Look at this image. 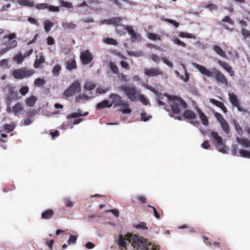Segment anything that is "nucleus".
Masks as SVG:
<instances>
[{
	"label": "nucleus",
	"instance_id": "1",
	"mask_svg": "<svg viewBox=\"0 0 250 250\" xmlns=\"http://www.w3.org/2000/svg\"><path fill=\"white\" fill-rule=\"evenodd\" d=\"M194 66L203 75L208 77H214L218 83L224 84L226 86L228 85L227 78L216 68H212L211 70H209L204 66L197 63L194 64Z\"/></svg>",
	"mask_w": 250,
	"mask_h": 250
},
{
	"label": "nucleus",
	"instance_id": "2",
	"mask_svg": "<svg viewBox=\"0 0 250 250\" xmlns=\"http://www.w3.org/2000/svg\"><path fill=\"white\" fill-rule=\"evenodd\" d=\"M169 104L171 112L170 113L171 116L174 115H178L176 119L179 120H182V116L179 115L181 111L185 109L188 107L187 103L180 97L177 96H168Z\"/></svg>",
	"mask_w": 250,
	"mask_h": 250
},
{
	"label": "nucleus",
	"instance_id": "3",
	"mask_svg": "<svg viewBox=\"0 0 250 250\" xmlns=\"http://www.w3.org/2000/svg\"><path fill=\"white\" fill-rule=\"evenodd\" d=\"M111 100L110 104L111 106L113 105L114 107H122L123 108L121 111L124 114H129L131 113V110L129 108V104L127 102L122 99L121 96L117 94L112 93L109 96Z\"/></svg>",
	"mask_w": 250,
	"mask_h": 250
},
{
	"label": "nucleus",
	"instance_id": "4",
	"mask_svg": "<svg viewBox=\"0 0 250 250\" xmlns=\"http://www.w3.org/2000/svg\"><path fill=\"white\" fill-rule=\"evenodd\" d=\"M120 90L123 91L126 97L131 101H135L140 93L135 86H121Z\"/></svg>",
	"mask_w": 250,
	"mask_h": 250
},
{
	"label": "nucleus",
	"instance_id": "5",
	"mask_svg": "<svg viewBox=\"0 0 250 250\" xmlns=\"http://www.w3.org/2000/svg\"><path fill=\"white\" fill-rule=\"evenodd\" d=\"M210 135L212 138V142L216 147L218 148L219 151L223 153H226L227 152L226 147L222 138L218 135L217 132L214 131L211 132Z\"/></svg>",
	"mask_w": 250,
	"mask_h": 250
},
{
	"label": "nucleus",
	"instance_id": "6",
	"mask_svg": "<svg viewBox=\"0 0 250 250\" xmlns=\"http://www.w3.org/2000/svg\"><path fill=\"white\" fill-rule=\"evenodd\" d=\"M35 73V71L33 69L27 70L25 68L22 67L13 70L12 75L16 79H23L30 77Z\"/></svg>",
	"mask_w": 250,
	"mask_h": 250
},
{
	"label": "nucleus",
	"instance_id": "7",
	"mask_svg": "<svg viewBox=\"0 0 250 250\" xmlns=\"http://www.w3.org/2000/svg\"><path fill=\"white\" fill-rule=\"evenodd\" d=\"M5 91L7 92V104L10 105L12 100H18L20 97L18 96V93L15 90V87L12 84H7L5 88Z\"/></svg>",
	"mask_w": 250,
	"mask_h": 250
},
{
	"label": "nucleus",
	"instance_id": "8",
	"mask_svg": "<svg viewBox=\"0 0 250 250\" xmlns=\"http://www.w3.org/2000/svg\"><path fill=\"white\" fill-rule=\"evenodd\" d=\"M17 36L15 33L10 34L3 37V44L9 49H13L17 46V42L16 40Z\"/></svg>",
	"mask_w": 250,
	"mask_h": 250
},
{
	"label": "nucleus",
	"instance_id": "9",
	"mask_svg": "<svg viewBox=\"0 0 250 250\" xmlns=\"http://www.w3.org/2000/svg\"><path fill=\"white\" fill-rule=\"evenodd\" d=\"M81 90V85L78 81H76L67 88L63 92V97L68 98L73 96L76 92H79Z\"/></svg>",
	"mask_w": 250,
	"mask_h": 250
},
{
	"label": "nucleus",
	"instance_id": "10",
	"mask_svg": "<svg viewBox=\"0 0 250 250\" xmlns=\"http://www.w3.org/2000/svg\"><path fill=\"white\" fill-rule=\"evenodd\" d=\"M229 100L233 106L237 107L238 111L247 112V110L244 109L240 105L239 100L237 96L233 93L229 94Z\"/></svg>",
	"mask_w": 250,
	"mask_h": 250
},
{
	"label": "nucleus",
	"instance_id": "11",
	"mask_svg": "<svg viewBox=\"0 0 250 250\" xmlns=\"http://www.w3.org/2000/svg\"><path fill=\"white\" fill-rule=\"evenodd\" d=\"M144 73L146 76L150 77L163 76L164 75V72L158 67L145 68L144 69Z\"/></svg>",
	"mask_w": 250,
	"mask_h": 250
},
{
	"label": "nucleus",
	"instance_id": "12",
	"mask_svg": "<svg viewBox=\"0 0 250 250\" xmlns=\"http://www.w3.org/2000/svg\"><path fill=\"white\" fill-rule=\"evenodd\" d=\"M80 59L83 65H87L93 60V56L89 50H85L81 53Z\"/></svg>",
	"mask_w": 250,
	"mask_h": 250
},
{
	"label": "nucleus",
	"instance_id": "13",
	"mask_svg": "<svg viewBox=\"0 0 250 250\" xmlns=\"http://www.w3.org/2000/svg\"><path fill=\"white\" fill-rule=\"evenodd\" d=\"M131 237L132 234H126L124 237L121 235H120L118 240V244L119 246L121 248H126V243L125 241H128L131 242Z\"/></svg>",
	"mask_w": 250,
	"mask_h": 250
},
{
	"label": "nucleus",
	"instance_id": "14",
	"mask_svg": "<svg viewBox=\"0 0 250 250\" xmlns=\"http://www.w3.org/2000/svg\"><path fill=\"white\" fill-rule=\"evenodd\" d=\"M218 63L229 74L230 76H233L234 75V71L228 63L221 60H218Z\"/></svg>",
	"mask_w": 250,
	"mask_h": 250
},
{
	"label": "nucleus",
	"instance_id": "15",
	"mask_svg": "<svg viewBox=\"0 0 250 250\" xmlns=\"http://www.w3.org/2000/svg\"><path fill=\"white\" fill-rule=\"evenodd\" d=\"M122 18L114 17L109 19L104 20V22L107 24H112L117 27L122 22Z\"/></svg>",
	"mask_w": 250,
	"mask_h": 250
},
{
	"label": "nucleus",
	"instance_id": "16",
	"mask_svg": "<svg viewBox=\"0 0 250 250\" xmlns=\"http://www.w3.org/2000/svg\"><path fill=\"white\" fill-rule=\"evenodd\" d=\"M196 111L199 115V116L202 121V124L205 126H208V120L205 114L199 108L196 109Z\"/></svg>",
	"mask_w": 250,
	"mask_h": 250
},
{
	"label": "nucleus",
	"instance_id": "17",
	"mask_svg": "<svg viewBox=\"0 0 250 250\" xmlns=\"http://www.w3.org/2000/svg\"><path fill=\"white\" fill-rule=\"evenodd\" d=\"M142 237L139 236L137 235H132L131 237V242L134 248H137L139 245L141 243L143 240Z\"/></svg>",
	"mask_w": 250,
	"mask_h": 250
},
{
	"label": "nucleus",
	"instance_id": "18",
	"mask_svg": "<svg viewBox=\"0 0 250 250\" xmlns=\"http://www.w3.org/2000/svg\"><path fill=\"white\" fill-rule=\"evenodd\" d=\"M24 107L22 104L21 103H18L12 107V112L15 115L18 116V114L21 113Z\"/></svg>",
	"mask_w": 250,
	"mask_h": 250
},
{
	"label": "nucleus",
	"instance_id": "19",
	"mask_svg": "<svg viewBox=\"0 0 250 250\" xmlns=\"http://www.w3.org/2000/svg\"><path fill=\"white\" fill-rule=\"evenodd\" d=\"M237 140L243 147L249 148L250 147V141L248 139L237 137Z\"/></svg>",
	"mask_w": 250,
	"mask_h": 250
},
{
	"label": "nucleus",
	"instance_id": "20",
	"mask_svg": "<svg viewBox=\"0 0 250 250\" xmlns=\"http://www.w3.org/2000/svg\"><path fill=\"white\" fill-rule=\"evenodd\" d=\"M183 115L185 119L191 120L195 119L196 116V114L193 111L189 109L186 110L184 112Z\"/></svg>",
	"mask_w": 250,
	"mask_h": 250
},
{
	"label": "nucleus",
	"instance_id": "21",
	"mask_svg": "<svg viewBox=\"0 0 250 250\" xmlns=\"http://www.w3.org/2000/svg\"><path fill=\"white\" fill-rule=\"evenodd\" d=\"M76 67V62L74 59H70L66 62V68L67 70L71 71Z\"/></svg>",
	"mask_w": 250,
	"mask_h": 250
},
{
	"label": "nucleus",
	"instance_id": "22",
	"mask_svg": "<svg viewBox=\"0 0 250 250\" xmlns=\"http://www.w3.org/2000/svg\"><path fill=\"white\" fill-rule=\"evenodd\" d=\"M111 107V104H110L109 101L108 100H105L101 103L98 104L96 105V108L97 109L101 110L104 109L105 107Z\"/></svg>",
	"mask_w": 250,
	"mask_h": 250
},
{
	"label": "nucleus",
	"instance_id": "23",
	"mask_svg": "<svg viewBox=\"0 0 250 250\" xmlns=\"http://www.w3.org/2000/svg\"><path fill=\"white\" fill-rule=\"evenodd\" d=\"M182 66L183 67V70L185 72V75H180L178 71L176 72V73L179 75L180 78L183 80L185 82H187L189 80V74L187 71L186 66L184 64H182Z\"/></svg>",
	"mask_w": 250,
	"mask_h": 250
},
{
	"label": "nucleus",
	"instance_id": "24",
	"mask_svg": "<svg viewBox=\"0 0 250 250\" xmlns=\"http://www.w3.org/2000/svg\"><path fill=\"white\" fill-rule=\"evenodd\" d=\"M213 50L220 56L224 58H227L226 52L219 46L214 45Z\"/></svg>",
	"mask_w": 250,
	"mask_h": 250
},
{
	"label": "nucleus",
	"instance_id": "25",
	"mask_svg": "<svg viewBox=\"0 0 250 250\" xmlns=\"http://www.w3.org/2000/svg\"><path fill=\"white\" fill-rule=\"evenodd\" d=\"M45 62V58L43 55H41L39 59L37 58L34 63V67L35 68L42 67L41 64L44 63Z\"/></svg>",
	"mask_w": 250,
	"mask_h": 250
},
{
	"label": "nucleus",
	"instance_id": "26",
	"mask_svg": "<svg viewBox=\"0 0 250 250\" xmlns=\"http://www.w3.org/2000/svg\"><path fill=\"white\" fill-rule=\"evenodd\" d=\"M53 214V210L51 209H48L42 213V218L44 219H48L52 217Z\"/></svg>",
	"mask_w": 250,
	"mask_h": 250
},
{
	"label": "nucleus",
	"instance_id": "27",
	"mask_svg": "<svg viewBox=\"0 0 250 250\" xmlns=\"http://www.w3.org/2000/svg\"><path fill=\"white\" fill-rule=\"evenodd\" d=\"M18 3L22 6L32 7L34 6V2L30 0H18Z\"/></svg>",
	"mask_w": 250,
	"mask_h": 250
},
{
	"label": "nucleus",
	"instance_id": "28",
	"mask_svg": "<svg viewBox=\"0 0 250 250\" xmlns=\"http://www.w3.org/2000/svg\"><path fill=\"white\" fill-rule=\"evenodd\" d=\"M37 99L34 96H31L29 98H27L25 103L27 105L29 106H33L37 101Z\"/></svg>",
	"mask_w": 250,
	"mask_h": 250
},
{
	"label": "nucleus",
	"instance_id": "29",
	"mask_svg": "<svg viewBox=\"0 0 250 250\" xmlns=\"http://www.w3.org/2000/svg\"><path fill=\"white\" fill-rule=\"evenodd\" d=\"M109 67L111 71L114 74H118L119 73V68L115 62H110L109 64Z\"/></svg>",
	"mask_w": 250,
	"mask_h": 250
},
{
	"label": "nucleus",
	"instance_id": "30",
	"mask_svg": "<svg viewBox=\"0 0 250 250\" xmlns=\"http://www.w3.org/2000/svg\"><path fill=\"white\" fill-rule=\"evenodd\" d=\"M179 36L182 38L193 39H195L196 37L192 34L187 32H181L179 34Z\"/></svg>",
	"mask_w": 250,
	"mask_h": 250
},
{
	"label": "nucleus",
	"instance_id": "31",
	"mask_svg": "<svg viewBox=\"0 0 250 250\" xmlns=\"http://www.w3.org/2000/svg\"><path fill=\"white\" fill-rule=\"evenodd\" d=\"M53 26V23L48 20L44 21V28L45 32H48L51 27Z\"/></svg>",
	"mask_w": 250,
	"mask_h": 250
},
{
	"label": "nucleus",
	"instance_id": "32",
	"mask_svg": "<svg viewBox=\"0 0 250 250\" xmlns=\"http://www.w3.org/2000/svg\"><path fill=\"white\" fill-rule=\"evenodd\" d=\"M60 6L65 7L67 8H73V4L72 3L64 1L63 0H60L59 1Z\"/></svg>",
	"mask_w": 250,
	"mask_h": 250
},
{
	"label": "nucleus",
	"instance_id": "33",
	"mask_svg": "<svg viewBox=\"0 0 250 250\" xmlns=\"http://www.w3.org/2000/svg\"><path fill=\"white\" fill-rule=\"evenodd\" d=\"M24 59V57L22 54L20 53L15 55L13 58L14 61H16L18 64L21 63Z\"/></svg>",
	"mask_w": 250,
	"mask_h": 250
},
{
	"label": "nucleus",
	"instance_id": "34",
	"mask_svg": "<svg viewBox=\"0 0 250 250\" xmlns=\"http://www.w3.org/2000/svg\"><path fill=\"white\" fill-rule=\"evenodd\" d=\"M90 97L84 94H80L75 98L76 102H79L81 100H88Z\"/></svg>",
	"mask_w": 250,
	"mask_h": 250
},
{
	"label": "nucleus",
	"instance_id": "35",
	"mask_svg": "<svg viewBox=\"0 0 250 250\" xmlns=\"http://www.w3.org/2000/svg\"><path fill=\"white\" fill-rule=\"evenodd\" d=\"M62 27L64 29H73L76 28V25L72 22H63L62 24Z\"/></svg>",
	"mask_w": 250,
	"mask_h": 250
},
{
	"label": "nucleus",
	"instance_id": "36",
	"mask_svg": "<svg viewBox=\"0 0 250 250\" xmlns=\"http://www.w3.org/2000/svg\"><path fill=\"white\" fill-rule=\"evenodd\" d=\"M240 156L242 157L250 158V151L240 149L239 151Z\"/></svg>",
	"mask_w": 250,
	"mask_h": 250
},
{
	"label": "nucleus",
	"instance_id": "37",
	"mask_svg": "<svg viewBox=\"0 0 250 250\" xmlns=\"http://www.w3.org/2000/svg\"><path fill=\"white\" fill-rule=\"evenodd\" d=\"M223 130L226 133H228L229 131V127L227 122L225 120L220 123Z\"/></svg>",
	"mask_w": 250,
	"mask_h": 250
},
{
	"label": "nucleus",
	"instance_id": "38",
	"mask_svg": "<svg viewBox=\"0 0 250 250\" xmlns=\"http://www.w3.org/2000/svg\"><path fill=\"white\" fill-rule=\"evenodd\" d=\"M104 42L107 44L117 45L118 43L117 41L113 38H106L104 40Z\"/></svg>",
	"mask_w": 250,
	"mask_h": 250
},
{
	"label": "nucleus",
	"instance_id": "39",
	"mask_svg": "<svg viewBox=\"0 0 250 250\" xmlns=\"http://www.w3.org/2000/svg\"><path fill=\"white\" fill-rule=\"evenodd\" d=\"M46 83V81L43 79L41 78H37L34 81V84L36 86L38 87H41L43 86Z\"/></svg>",
	"mask_w": 250,
	"mask_h": 250
},
{
	"label": "nucleus",
	"instance_id": "40",
	"mask_svg": "<svg viewBox=\"0 0 250 250\" xmlns=\"http://www.w3.org/2000/svg\"><path fill=\"white\" fill-rule=\"evenodd\" d=\"M95 87V84L91 82H87L84 84V88L85 90L89 91L93 89Z\"/></svg>",
	"mask_w": 250,
	"mask_h": 250
},
{
	"label": "nucleus",
	"instance_id": "41",
	"mask_svg": "<svg viewBox=\"0 0 250 250\" xmlns=\"http://www.w3.org/2000/svg\"><path fill=\"white\" fill-rule=\"evenodd\" d=\"M15 128V125L13 124H5L3 126L4 130L7 133L12 131Z\"/></svg>",
	"mask_w": 250,
	"mask_h": 250
},
{
	"label": "nucleus",
	"instance_id": "42",
	"mask_svg": "<svg viewBox=\"0 0 250 250\" xmlns=\"http://www.w3.org/2000/svg\"><path fill=\"white\" fill-rule=\"evenodd\" d=\"M150 59L154 62H156L157 63H159L162 58H160V56L157 55L156 54H152L151 55H150Z\"/></svg>",
	"mask_w": 250,
	"mask_h": 250
},
{
	"label": "nucleus",
	"instance_id": "43",
	"mask_svg": "<svg viewBox=\"0 0 250 250\" xmlns=\"http://www.w3.org/2000/svg\"><path fill=\"white\" fill-rule=\"evenodd\" d=\"M147 36L149 39L153 40V41H156V40L160 41L161 40V38L159 35L156 34L154 33H148Z\"/></svg>",
	"mask_w": 250,
	"mask_h": 250
},
{
	"label": "nucleus",
	"instance_id": "44",
	"mask_svg": "<svg viewBox=\"0 0 250 250\" xmlns=\"http://www.w3.org/2000/svg\"><path fill=\"white\" fill-rule=\"evenodd\" d=\"M15 188L14 185L12 184L9 183L7 184L2 189L3 191L5 192H7L10 191H12Z\"/></svg>",
	"mask_w": 250,
	"mask_h": 250
},
{
	"label": "nucleus",
	"instance_id": "45",
	"mask_svg": "<svg viewBox=\"0 0 250 250\" xmlns=\"http://www.w3.org/2000/svg\"><path fill=\"white\" fill-rule=\"evenodd\" d=\"M134 227L137 229H147L146 224L145 222H141L137 225H134Z\"/></svg>",
	"mask_w": 250,
	"mask_h": 250
},
{
	"label": "nucleus",
	"instance_id": "46",
	"mask_svg": "<svg viewBox=\"0 0 250 250\" xmlns=\"http://www.w3.org/2000/svg\"><path fill=\"white\" fill-rule=\"evenodd\" d=\"M61 69V67L60 65H55L52 70V73L53 75L55 76H57L59 75L60 73V71Z\"/></svg>",
	"mask_w": 250,
	"mask_h": 250
},
{
	"label": "nucleus",
	"instance_id": "47",
	"mask_svg": "<svg viewBox=\"0 0 250 250\" xmlns=\"http://www.w3.org/2000/svg\"><path fill=\"white\" fill-rule=\"evenodd\" d=\"M147 241L145 239H144L141 243L137 247L138 249H140L142 250H145L147 247Z\"/></svg>",
	"mask_w": 250,
	"mask_h": 250
},
{
	"label": "nucleus",
	"instance_id": "48",
	"mask_svg": "<svg viewBox=\"0 0 250 250\" xmlns=\"http://www.w3.org/2000/svg\"><path fill=\"white\" fill-rule=\"evenodd\" d=\"M205 7L209 9L210 11L216 10L218 9V6L216 4L213 3L206 4L205 5Z\"/></svg>",
	"mask_w": 250,
	"mask_h": 250
},
{
	"label": "nucleus",
	"instance_id": "49",
	"mask_svg": "<svg viewBox=\"0 0 250 250\" xmlns=\"http://www.w3.org/2000/svg\"><path fill=\"white\" fill-rule=\"evenodd\" d=\"M241 34L243 36L245 39L250 37V31L245 28H242L241 29Z\"/></svg>",
	"mask_w": 250,
	"mask_h": 250
},
{
	"label": "nucleus",
	"instance_id": "50",
	"mask_svg": "<svg viewBox=\"0 0 250 250\" xmlns=\"http://www.w3.org/2000/svg\"><path fill=\"white\" fill-rule=\"evenodd\" d=\"M139 100L142 103V104L144 105H147L148 103V101L147 99L143 95H139L138 96Z\"/></svg>",
	"mask_w": 250,
	"mask_h": 250
},
{
	"label": "nucleus",
	"instance_id": "51",
	"mask_svg": "<svg viewBox=\"0 0 250 250\" xmlns=\"http://www.w3.org/2000/svg\"><path fill=\"white\" fill-rule=\"evenodd\" d=\"M35 8L38 10H42L48 8V4L46 3H42L36 4Z\"/></svg>",
	"mask_w": 250,
	"mask_h": 250
},
{
	"label": "nucleus",
	"instance_id": "52",
	"mask_svg": "<svg viewBox=\"0 0 250 250\" xmlns=\"http://www.w3.org/2000/svg\"><path fill=\"white\" fill-rule=\"evenodd\" d=\"M173 42H174V43L178 45H180V46H181L182 47H186V44L185 43H184V42H182L181 41H180L178 38H174L173 40Z\"/></svg>",
	"mask_w": 250,
	"mask_h": 250
},
{
	"label": "nucleus",
	"instance_id": "53",
	"mask_svg": "<svg viewBox=\"0 0 250 250\" xmlns=\"http://www.w3.org/2000/svg\"><path fill=\"white\" fill-rule=\"evenodd\" d=\"M87 114H88V112H86L84 114H80V113H79L78 112H75V113H72L70 115H68V118H77V117H80V116H86Z\"/></svg>",
	"mask_w": 250,
	"mask_h": 250
},
{
	"label": "nucleus",
	"instance_id": "54",
	"mask_svg": "<svg viewBox=\"0 0 250 250\" xmlns=\"http://www.w3.org/2000/svg\"><path fill=\"white\" fill-rule=\"evenodd\" d=\"M77 237L75 235H71L69 238L68 240V244H75L77 241Z\"/></svg>",
	"mask_w": 250,
	"mask_h": 250
},
{
	"label": "nucleus",
	"instance_id": "55",
	"mask_svg": "<svg viewBox=\"0 0 250 250\" xmlns=\"http://www.w3.org/2000/svg\"><path fill=\"white\" fill-rule=\"evenodd\" d=\"M29 91V88L27 86H23L20 88L19 92L22 95H25Z\"/></svg>",
	"mask_w": 250,
	"mask_h": 250
},
{
	"label": "nucleus",
	"instance_id": "56",
	"mask_svg": "<svg viewBox=\"0 0 250 250\" xmlns=\"http://www.w3.org/2000/svg\"><path fill=\"white\" fill-rule=\"evenodd\" d=\"M164 21L173 24L176 27H178L179 26V23L178 22H177L174 20L168 19H165L164 20Z\"/></svg>",
	"mask_w": 250,
	"mask_h": 250
},
{
	"label": "nucleus",
	"instance_id": "57",
	"mask_svg": "<svg viewBox=\"0 0 250 250\" xmlns=\"http://www.w3.org/2000/svg\"><path fill=\"white\" fill-rule=\"evenodd\" d=\"M151 118V116H147V114L146 112H143L141 114V120L144 122L148 121Z\"/></svg>",
	"mask_w": 250,
	"mask_h": 250
},
{
	"label": "nucleus",
	"instance_id": "58",
	"mask_svg": "<svg viewBox=\"0 0 250 250\" xmlns=\"http://www.w3.org/2000/svg\"><path fill=\"white\" fill-rule=\"evenodd\" d=\"M124 26V28L125 29L128 33L131 35L134 32H135L134 30H133L132 27L131 26L129 25H123Z\"/></svg>",
	"mask_w": 250,
	"mask_h": 250
},
{
	"label": "nucleus",
	"instance_id": "59",
	"mask_svg": "<svg viewBox=\"0 0 250 250\" xmlns=\"http://www.w3.org/2000/svg\"><path fill=\"white\" fill-rule=\"evenodd\" d=\"M209 101L211 104L215 105L216 106L218 107H219V106H220L223 103L222 102L217 101L214 99H210Z\"/></svg>",
	"mask_w": 250,
	"mask_h": 250
},
{
	"label": "nucleus",
	"instance_id": "60",
	"mask_svg": "<svg viewBox=\"0 0 250 250\" xmlns=\"http://www.w3.org/2000/svg\"><path fill=\"white\" fill-rule=\"evenodd\" d=\"M136 199L138 201L141 202L142 203H146L147 202V199L146 197L144 195H139L136 197Z\"/></svg>",
	"mask_w": 250,
	"mask_h": 250
},
{
	"label": "nucleus",
	"instance_id": "61",
	"mask_svg": "<svg viewBox=\"0 0 250 250\" xmlns=\"http://www.w3.org/2000/svg\"><path fill=\"white\" fill-rule=\"evenodd\" d=\"M214 115L220 123L225 120L223 116L220 113L216 112Z\"/></svg>",
	"mask_w": 250,
	"mask_h": 250
},
{
	"label": "nucleus",
	"instance_id": "62",
	"mask_svg": "<svg viewBox=\"0 0 250 250\" xmlns=\"http://www.w3.org/2000/svg\"><path fill=\"white\" fill-rule=\"evenodd\" d=\"M47 8L48 9V10L50 11L58 12L60 11V9L58 7L54 6H52V5H49V6L48 5Z\"/></svg>",
	"mask_w": 250,
	"mask_h": 250
},
{
	"label": "nucleus",
	"instance_id": "63",
	"mask_svg": "<svg viewBox=\"0 0 250 250\" xmlns=\"http://www.w3.org/2000/svg\"><path fill=\"white\" fill-rule=\"evenodd\" d=\"M120 64L123 68L125 69L129 70L130 69L129 64L126 62L122 61L120 62Z\"/></svg>",
	"mask_w": 250,
	"mask_h": 250
},
{
	"label": "nucleus",
	"instance_id": "64",
	"mask_svg": "<svg viewBox=\"0 0 250 250\" xmlns=\"http://www.w3.org/2000/svg\"><path fill=\"white\" fill-rule=\"evenodd\" d=\"M162 60L169 67L172 68L173 67V64L171 62H170L167 58L162 57Z\"/></svg>",
	"mask_w": 250,
	"mask_h": 250
}]
</instances>
